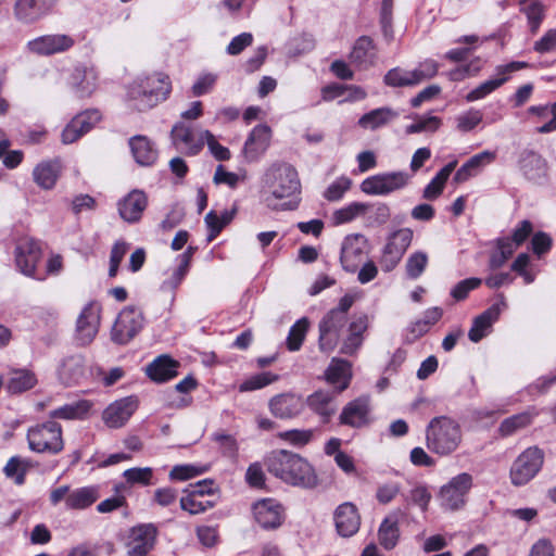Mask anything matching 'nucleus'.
I'll return each mask as SVG.
<instances>
[{
    "instance_id": "1",
    "label": "nucleus",
    "mask_w": 556,
    "mask_h": 556,
    "mask_svg": "<svg viewBox=\"0 0 556 556\" xmlns=\"http://www.w3.org/2000/svg\"><path fill=\"white\" fill-rule=\"evenodd\" d=\"M267 470L286 483L303 488L317 484V476L311 464L302 456L279 450L271 452L265 460Z\"/></svg>"
},
{
    "instance_id": "2",
    "label": "nucleus",
    "mask_w": 556,
    "mask_h": 556,
    "mask_svg": "<svg viewBox=\"0 0 556 556\" xmlns=\"http://www.w3.org/2000/svg\"><path fill=\"white\" fill-rule=\"evenodd\" d=\"M262 191L267 205L278 208L271 203L273 200L289 199L301 192V181L296 169L288 163H273L262 176Z\"/></svg>"
},
{
    "instance_id": "3",
    "label": "nucleus",
    "mask_w": 556,
    "mask_h": 556,
    "mask_svg": "<svg viewBox=\"0 0 556 556\" xmlns=\"http://www.w3.org/2000/svg\"><path fill=\"white\" fill-rule=\"evenodd\" d=\"M172 91L168 75L155 72L135 80L128 88L130 105L138 111H146L165 101Z\"/></svg>"
},
{
    "instance_id": "4",
    "label": "nucleus",
    "mask_w": 556,
    "mask_h": 556,
    "mask_svg": "<svg viewBox=\"0 0 556 556\" xmlns=\"http://www.w3.org/2000/svg\"><path fill=\"white\" fill-rule=\"evenodd\" d=\"M462 439L459 424L447 416L432 418L426 428V445L429 451L439 456L454 453L460 445Z\"/></svg>"
},
{
    "instance_id": "5",
    "label": "nucleus",
    "mask_w": 556,
    "mask_h": 556,
    "mask_svg": "<svg viewBox=\"0 0 556 556\" xmlns=\"http://www.w3.org/2000/svg\"><path fill=\"white\" fill-rule=\"evenodd\" d=\"M27 442L30 451L35 453L58 454L64 447L62 427L49 420L37 424L27 430Z\"/></svg>"
},
{
    "instance_id": "6",
    "label": "nucleus",
    "mask_w": 556,
    "mask_h": 556,
    "mask_svg": "<svg viewBox=\"0 0 556 556\" xmlns=\"http://www.w3.org/2000/svg\"><path fill=\"white\" fill-rule=\"evenodd\" d=\"M544 464V452L538 446L526 448L514 460L509 478L514 485L521 486L531 481L541 470Z\"/></svg>"
},
{
    "instance_id": "7",
    "label": "nucleus",
    "mask_w": 556,
    "mask_h": 556,
    "mask_svg": "<svg viewBox=\"0 0 556 556\" xmlns=\"http://www.w3.org/2000/svg\"><path fill=\"white\" fill-rule=\"evenodd\" d=\"M142 311L135 306L123 308L111 329V340L119 345L129 343L143 328Z\"/></svg>"
},
{
    "instance_id": "8",
    "label": "nucleus",
    "mask_w": 556,
    "mask_h": 556,
    "mask_svg": "<svg viewBox=\"0 0 556 556\" xmlns=\"http://www.w3.org/2000/svg\"><path fill=\"white\" fill-rule=\"evenodd\" d=\"M412 176L403 170L372 175L364 179L361 190L369 195H388L405 188Z\"/></svg>"
},
{
    "instance_id": "9",
    "label": "nucleus",
    "mask_w": 556,
    "mask_h": 556,
    "mask_svg": "<svg viewBox=\"0 0 556 556\" xmlns=\"http://www.w3.org/2000/svg\"><path fill=\"white\" fill-rule=\"evenodd\" d=\"M473 484L470 473L462 472L442 485L439 493L441 506L447 510H458L464 507L466 496Z\"/></svg>"
},
{
    "instance_id": "10",
    "label": "nucleus",
    "mask_w": 556,
    "mask_h": 556,
    "mask_svg": "<svg viewBox=\"0 0 556 556\" xmlns=\"http://www.w3.org/2000/svg\"><path fill=\"white\" fill-rule=\"evenodd\" d=\"M414 232L409 228H401L389 235L380 258L382 270H393L413 241Z\"/></svg>"
},
{
    "instance_id": "11",
    "label": "nucleus",
    "mask_w": 556,
    "mask_h": 556,
    "mask_svg": "<svg viewBox=\"0 0 556 556\" xmlns=\"http://www.w3.org/2000/svg\"><path fill=\"white\" fill-rule=\"evenodd\" d=\"M100 306L93 302L83 308L75 329V341L78 345L86 346L94 340L100 327Z\"/></svg>"
},
{
    "instance_id": "12",
    "label": "nucleus",
    "mask_w": 556,
    "mask_h": 556,
    "mask_svg": "<svg viewBox=\"0 0 556 556\" xmlns=\"http://www.w3.org/2000/svg\"><path fill=\"white\" fill-rule=\"evenodd\" d=\"M528 66L525 62H510L505 65H498L496 67V75L477 86L465 97L467 102H475L484 99L493 91L503 86L508 79L511 73L526 68Z\"/></svg>"
},
{
    "instance_id": "13",
    "label": "nucleus",
    "mask_w": 556,
    "mask_h": 556,
    "mask_svg": "<svg viewBox=\"0 0 556 556\" xmlns=\"http://www.w3.org/2000/svg\"><path fill=\"white\" fill-rule=\"evenodd\" d=\"M346 321L348 318L330 311L321 318L318 325V348L323 353L329 354L337 348Z\"/></svg>"
},
{
    "instance_id": "14",
    "label": "nucleus",
    "mask_w": 556,
    "mask_h": 556,
    "mask_svg": "<svg viewBox=\"0 0 556 556\" xmlns=\"http://www.w3.org/2000/svg\"><path fill=\"white\" fill-rule=\"evenodd\" d=\"M99 73L92 64L76 65L67 78V86L78 98H88L97 89Z\"/></svg>"
},
{
    "instance_id": "15",
    "label": "nucleus",
    "mask_w": 556,
    "mask_h": 556,
    "mask_svg": "<svg viewBox=\"0 0 556 556\" xmlns=\"http://www.w3.org/2000/svg\"><path fill=\"white\" fill-rule=\"evenodd\" d=\"M518 166L527 180L538 185L547 181L548 164L540 153L529 149L521 151L518 157Z\"/></svg>"
},
{
    "instance_id": "16",
    "label": "nucleus",
    "mask_w": 556,
    "mask_h": 556,
    "mask_svg": "<svg viewBox=\"0 0 556 556\" xmlns=\"http://www.w3.org/2000/svg\"><path fill=\"white\" fill-rule=\"evenodd\" d=\"M14 257L16 267L23 275L35 277L37 264L41 258V249L34 239L24 238L17 242Z\"/></svg>"
},
{
    "instance_id": "17",
    "label": "nucleus",
    "mask_w": 556,
    "mask_h": 556,
    "mask_svg": "<svg viewBox=\"0 0 556 556\" xmlns=\"http://www.w3.org/2000/svg\"><path fill=\"white\" fill-rule=\"evenodd\" d=\"M138 408L135 396H126L111 403L102 413V420L106 427L118 429L126 425Z\"/></svg>"
},
{
    "instance_id": "18",
    "label": "nucleus",
    "mask_w": 556,
    "mask_h": 556,
    "mask_svg": "<svg viewBox=\"0 0 556 556\" xmlns=\"http://www.w3.org/2000/svg\"><path fill=\"white\" fill-rule=\"evenodd\" d=\"M507 306L504 295L498 294V302L491 305L478 315L468 332L470 341L477 343L491 332L493 324L500 318L502 311Z\"/></svg>"
},
{
    "instance_id": "19",
    "label": "nucleus",
    "mask_w": 556,
    "mask_h": 556,
    "mask_svg": "<svg viewBox=\"0 0 556 556\" xmlns=\"http://www.w3.org/2000/svg\"><path fill=\"white\" fill-rule=\"evenodd\" d=\"M255 521L265 530L279 528L285 519L282 506L273 498H264L253 505Z\"/></svg>"
},
{
    "instance_id": "20",
    "label": "nucleus",
    "mask_w": 556,
    "mask_h": 556,
    "mask_svg": "<svg viewBox=\"0 0 556 556\" xmlns=\"http://www.w3.org/2000/svg\"><path fill=\"white\" fill-rule=\"evenodd\" d=\"M56 0H16L13 8L14 17L23 24H33L47 15Z\"/></svg>"
},
{
    "instance_id": "21",
    "label": "nucleus",
    "mask_w": 556,
    "mask_h": 556,
    "mask_svg": "<svg viewBox=\"0 0 556 556\" xmlns=\"http://www.w3.org/2000/svg\"><path fill=\"white\" fill-rule=\"evenodd\" d=\"M75 43L73 37L65 34L45 35L28 41V49L39 55H51L70 50Z\"/></svg>"
},
{
    "instance_id": "22",
    "label": "nucleus",
    "mask_w": 556,
    "mask_h": 556,
    "mask_svg": "<svg viewBox=\"0 0 556 556\" xmlns=\"http://www.w3.org/2000/svg\"><path fill=\"white\" fill-rule=\"evenodd\" d=\"M156 538V528L149 525L134 527L128 535L127 554L129 556H146L153 547Z\"/></svg>"
},
{
    "instance_id": "23",
    "label": "nucleus",
    "mask_w": 556,
    "mask_h": 556,
    "mask_svg": "<svg viewBox=\"0 0 556 556\" xmlns=\"http://www.w3.org/2000/svg\"><path fill=\"white\" fill-rule=\"evenodd\" d=\"M147 206L148 198L146 193L137 189L130 191L117 203L121 218L129 224L139 222Z\"/></svg>"
},
{
    "instance_id": "24",
    "label": "nucleus",
    "mask_w": 556,
    "mask_h": 556,
    "mask_svg": "<svg viewBox=\"0 0 556 556\" xmlns=\"http://www.w3.org/2000/svg\"><path fill=\"white\" fill-rule=\"evenodd\" d=\"M270 413L279 419H291L299 416L304 408V401L293 393H282L269 400Z\"/></svg>"
},
{
    "instance_id": "25",
    "label": "nucleus",
    "mask_w": 556,
    "mask_h": 556,
    "mask_svg": "<svg viewBox=\"0 0 556 556\" xmlns=\"http://www.w3.org/2000/svg\"><path fill=\"white\" fill-rule=\"evenodd\" d=\"M369 318L367 314L355 316L348 327V334L343 339L340 353L344 355H354L361 349L364 342V333L368 329Z\"/></svg>"
},
{
    "instance_id": "26",
    "label": "nucleus",
    "mask_w": 556,
    "mask_h": 556,
    "mask_svg": "<svg viewBox=\"0 0 556 556\" xmlns=\"http://www.w3.org/2000/svg\"><path fill=\"white\" fill-rule=\"evenodd\" d=\"M334 523L339 535L350 538L361 526V517L354 504L346 502L339 505L334 511Z\"/></svg>"
},
{
    "instance_id": "27",
    "label": "nucleus",
    "mask_w": 556,
    "mask_h": 556,
    "mask_svg": "<svg viewBox=\"0 0 556 556\" xmlns=\"http://www.w3.org/2000/svg\"><path fill=\"white\" fill-rule=\"evenodd\" d=\"M366 239L362 235H350L345 237L342 248L340 261L344 270L354 273L364 254Z\"/></svg>"
},
{
    "instance_id": "28",
    "label": "nucleus",
    "mask_w": 556,
    "mask_h": 556,
    "mask_svg": "<svg viewBox=\"0 0 556 556\" xmlns=\"http://www.w3.org/2000/svg\"><path fill=\"white\" fill-rule=\"evenodd\" d=\"M86 375L85 358L75 354L64 357L58 367V377L62 384H78Z\"/></svg>"
},
{
    "instance_id": "29",
    "label": "nucleus",
    "mask_w": 556,
    "mask_h": 556,
    "mask_svg": "<svg viewBox=\"0 0 556 556\" xmlns=\"http://www.w3.org/2000/svg\"><path fill=\"white\" fill-rule=\"evenodd\" d=\"M271 130L267 125H257L249 135L243 154L250 162L256 161L269 147Z\"/></svg>"
},
{
    "instance_id": "30",
    "label": "nucleus",
    "mask_w": 556,
    "mask_h": 556,
    "mask_svg": "<svg viewBox=\"0 0 556 556\" xmlns=\"http://www.w3.org/2000/svg\"><path fill=\"white\" fill-rule=\"evenodd\" d=\"M170 137L174 146L182 148L185 153L188 155H197L204 147L202 134L199 139H195L191 127L184 123H177L174 125L170 131Z\"/></svg>"
},
{
    "instance_id": "31",
    "label": "nucleus",
    "mask_w": 556,
    "mask_h": 556,
    "mask_svg": "<svg viewBox=\"0 0 556 556\" xmlns=\"http://www.w3.org/2000/svg\"><path fill=\"white\" fill-rule=\"evenodd\" d=\"M369 399L362 396L343 408L340 420L343 425L359 428L369 422Z\"/></svg>"
},
{
    "instance_id": "32",
    "label": "nucleus",
    "mask_w": 556,
    "mask_h": 556,
    "mask_svg": "<svg viewBox=\"0 0 556 556\" xmlns=\"http://www.w3.org/2000/svg\"><path fill=\"white\" fill-rule=\"evenodd\" d=\"M179 365V362L167 354H163L147 366L146 372L151 380L162 383L178 375Z\"/></svg>"
},
{
    "instance_id": "33",
    "label": "nucleus",
    "mask_w": 556,
    "mask_h": 556,
    "mask_svg": "<svg viewBox=\"0 0 556 556\" xmlns=\"http://www.w3.org/2000/svg\"><path fill=\"white\" fill-rule=\"evenodd\" d=\"M399 116V111L390 106H381L362 115L357 124L363 129L375 131L379 128L389 126L397 119Z\"/></svg>"
},
{
    "instance_id": "34",
    "label": "nucleus",
    "mask_w": 556,
    "mask_h": 556,
    "mask_svg": "<svg viewBox=\"0 0 556 556\" xmlns=\"http://www.w3.org/2000/svg\"><path fill=\"white\" fill-rule=\"evenodd\" d=\"M319 415L323 421L326 422L336 413L337 405L334 403V392L318 390L308 395L304 405Z\"/></svg>"
},
{
    "instance_id": "35",
    "label": "nucleus",
    "mask_w": 556,
    "mask_h": 556,
    "mask_svg": "<svg viewBox=\"0 0 556 556\" xmlns=\"http://www.w3.org/2000/svg\"><path fill=\"white\" fill-rule=\"evenodd\" d=\"M325 375L326 380L337 389V393L342 392L352 378L351 363L342 358H332Z\"/></svg>"
},
{
    "instance_id": "36",
    "label": "nucleus",
    "mask_w": 556,
    "mask_h": 556,
    "mask_svg": "<svg viewBox=\"0 0 556 556\" xmlns=\"http://www.w3.org/2000/svg\"><path fill=\"white\" fill-rule=\"evenodd\" d=\"M129 146L135 161L141 166H150L157 159V151L153 143L141 135L129 139Z\"/></svg>"
},
{
    "instance_id": "37",
    "label": "nucleus",
    "mask_w": 556,
    "mask_h": 556,
    "mask_svg": "<svg viewBox=\"0 0 556 556\" xmlns=\"http://www.w3.org/2000/svg\"><path fill=\"white\" fill-rule=\"evenodd\" d=\"M61 165L59 161H43L37 164L33 170L34 181L42 189H52L60 176Z\"/></svg>"
},
{
    "instance_id": "38",
    "label": "nucleus",
    "mask_w": 556,
    "mask_h": 556,
    "mask_svg": "<svg viewBox=\"0 0 556 556\" xmlns=\"http://www.w3.org/2000/svg\"><path fill=\"white\" fill-rule=\"evenodd\" d=\"M38 380L36 375L27 369H17L11 372L5 389L11 394H17L33 389Z\"/></svg>"
},
{
    "instance_id": "39",
    "label": "nucleus",
    "mask_w": 556,
    "mask_h": 556,
    "mask_svg": "<svg viewBox=\"0 0 556 556\" xmlns=\"http://www.w3.org/2000/svg\"><path fill=\"white\" fill-rule=\"evenodd\" d=\"M99 497L96 486H84L72 491L65 498L70 509H85L91 506Z\"/></svg>"
},
{
    "instance_id": "40",
    "label": "nucleus",
    "mask_w": 556,
    "mask_h": 556,
    "mask_svg": "<svg viewBox=\"0 0 556 556\" xmlns=\"http://www.w3.org/2000/svg\"><path fill=\"white\" fill-rule=\"evenodd\" d=\"M193 254V248L189 247L180 256H179V265L177 268H175L169 277L165 279L161 286V289L164 291H170L173 292L175 289L178 288V286L184 280L185 276L187 275L191 262V257Z\"/></svg>"
},
{
    "instance_id": "41",
    "label": "nucleus",
    "mask_w": 556,
    "mask_h": 556,
    "mask_svg": "<svg viewBox=\"0 0 556 556\" xmlns=\"http://www.w3.org/2000/svg\"><path fill=\"white\" fill-rule=\"evenodd\" d=\"M457 165V161L446 164L425 187L422 197L427 200H435L442 193L445 182Z\"/></svg>"
},
{
    "instance_id": "42",
    "label": "nucleus",
    "mask_w": 556,
    "mask_h": 556,
    "mask_svg": "<svg viewBox=\"0 0 556 556\" xmlns=\"http://www.w3.org/2000/svg\"><path fill=\"white\" fill-rule=\"evenodd\" d=\"M91 408L90 402L80 400L75 403L65 404L56 409L49 413L50 418L55 419H81L84 418Z\"/></svg>"
},
{
    "instance_id": "43",
    "label": "nucleus",
    "mask_w": 556,
    "mask_h": 556,
    "mask_svg": "<svg viewBox=\"0 0 556 556\" xmlns=\"http://www.w3.org/2000/svg\"><path fill=\"white\" fill-rule=\"evenodd\" d=\"M534 416H536V412L534 410H528L510 416L501 422L498 431L504 437L511 435L516 431L529 426L532 422Z\"/></svg>"
},
{
    "instance_id": "44",
    "label": "nucleus",
    "mask_w": 556,
    "mask_h": 556,
    "mask_svg": "<svg viewBox=\"0 0 556 556\" xmlns=\"http://www.w3.org/2000/svg\"><path fill=\"white\" fill-rule=\"evenodd\" d=\"M516 249V244L510 242L509 237L497 239L496 249L490 255L489 267L491 269L501 268L514 254Z\"/></svg>"
},
{
    "instance_id": "45",
    "label": "nucleus",
    "mask_w": 556,
    "mask_h": 556,
    "mask_svg": "<svg viewBox=\"0 0 556 556\" xmlns=\"http://www.w3.org/2000/svg\"><path fill=\"white\" fill-rule=\"evenodd\" d=\"M31 462L20 456L11 457L3 468L8 478H13L15 483L21 485L25 482V475L30 469Z\"/></svg>"
},
{
    "instance_id": "46",
    "label": "nucleus",
    "mask_w": 556,
    "mask_h": 556,
    "mask_svg": "<svg viewBox=\"0 0 556 556\" xmlns=\"http://www.w3.org/2000/svg\"><path fill=\"white\" fill-rule=\"evenodd\" d=\"M400 531L397 521L391 518H386L380 525L378 531L379 543L386 549H392L399 540Z\"/></svg>"
},
{
    "instance_id": "47",
    "label": "nucleus",
    "mask_w": 556,
    "mask_h": 556,
    "mask_svg": "<svg viewBox=\"0 0 556 556\" xmlns=\"http://www.w3.org/2000/svg\"><path fill=\"white\" fill-rule=\"evenodd\" d=\"M386 85L390 87H414L417 86L413 70L395 67L390 70L383 78Z\"/></svg>"
},
{
    "instance_id": "48",
    "label": "nucleus",
    "mask_w": 556,
    "mask_h": 556,
    "mask_svg": "<svg viewBox=\"0 0 556 556\" xmlns=\"http://www.w3.org/2000/svg\"><path fill=\"white\" fill-rule=\"evenodd\" d=\"M279 379V376L270 371H264L249 377L242 383L239 384V392H251L263 389Z\"/></svg>"
},
{
    "instance_id": "49",
    "label": "nucleus",
    "mask_w": 556,
    "mask_h": 556,
    "mask_svg": "<svg viewBox=\"0 0 556 556\" xmlns=\"http://www.w3.org/2000/svg\"><path fill=\"white\" fill-rule=\"evenodd\" d=\"M528 113L540 118H545L552 114V118L544 125L536 128L539 134H549L556 130V102L551 105H532L528 109Z\"/></svg>"
},
{
    "instance_id": "50",
    "label": "nucleus",
    "mask_w": 556,
    "mask_h": 556,
    "mask_svg": "<svg viewBox=\"0 0 556 556\" xmlns=\"http://www.w3.org/2000/svg\"><path fill=\"white\" fill-rule=\"evenodd\" d=\"M428 265V255L422 251L412 253L405 264L407 277L410 279L419 278Z\"/></svg>"
},
{
    "instance_id": "51",
    "label": "nucleus",
    "mask_w": 556,
    "mask_h": 556,
    "mask_svg": "<svg viewBox=\"0 0 556 556\" xmlns=\"http://www.w3.org/2000/svg\"><path fill=\"white\" fill-rule=\"evenodd\" d=\"M520 7L529 21L531 30L536 31L543 20V5L538 0H522Z\"/></svg>"
},
{
    "instance_id": "52",
    "label": "nucleus",
    "mask_w": 556,
    "mask_h": 556,
    "mask_svg": "<svg viewBox=\"0 0 556 556\" xmlns=\"http://www.w3.org/2000/svg\"><path fill=\"white\" fill-rule=\"evenodd\" d=\"M369 205L366 203L352 202L349 205L336 211L333 218L337 224H345L353 220L357 216L364 215Z\"/></svg>"
},
{
    "instance_id": "53",
    "label": "nucleus",
    "mask_w": 556,
    "mask_h": 556,
    "mask_svg": "<svg viewBox=\"0 0 556 556\" xmlns=\"http://www.w3.org/2000/svg\"><path fill=\"white\" fill-rule=\"evenodd\" d=\"M123 477L130 485L140 484L148 486L152 484L153 469L151 467H134L125 470Z\"/></svg>"
},
{
    "instance_id": "54",
    "label": "nucleus",
    "mask_w": 556,
    "mask_h": 556,
    "mask_svg": "<svg viewBox=\"0 0 556 556\" xmlns=\"http://www.w3.org/2000/svg\"><path fill=\"white\" fill-rule=\"evenodd\" d=\"M308 329L307 318L299 319L290 329L287 345L290 351L300 350Z\"/></svg>"
},
{
    "instance_id": "55",
    "label": "nucleus",
    "mask_w": 556,
    "mask_h": 556,
    "mask_svg": "<svg viewBox=\"0 0 556 556\" xmlns=\"http://www.w3.org/2000/svg\"><path fill=\"white\" fill-rule=\"evenodd\" d=\"M482 119L483 114L480 110L469 109L456 117V128L462 132H469L473 130Z\"/></svg>"
},
{
    "instance_id": "56",
    "label": "nucleus",
    "mask_w": 556,
    "mask_h": 556,
    "mask_svg": "<svg viewBox=\"0 0 556 556\" xmlns=\"http://www.w3.org/2000/svg\"><path fill=\"white\" fill-rule=\"evenodd\" d=\"M207 466H194V465H176L169 472L170 480L186 481L199 475L206 472Z\"/></svg>"
},
{
    "instance_id": "57",
    "label": "nucleus",
    "mask_w": 556,
    "mask_h": 556,
    "mask_svg": "<svg viewBox=\"0 0 556 556\" xmlns=\"http://www.w3.org/2000/svg\"><path fill=\"white\" fill-rule=\"evenodd\" d=\"M440 65L432 59H427L418 64L413 70L416 84L419 85L422 81L429 80L438 75Z\"/></svg>"
},
{
    "instance_id": "58",
    "label": "nucleus",
    "mask_w": 556,
    "mask_h": 556,
    "mask_svg": "<svg viewBox=\"0 0 556 556\" xmlns=\"http://www.w3.org/2000/svg\"><path fill=\"white\" fill-rule=\"evenodd\" d=\"M530 256L527 253H521L511 264V270L523 278L525 283L530 285L535 280L536 274L529 269Z\"/></svg>"
},
{
    "instance_id": "59",
    "label": "nucleus",
    "mask_w": 556,
    "mask_h": 556,
    "mask_svg": "<svg viewBox=\"0 0 556 556\" xmlns=\"http://www.w3.org/2000/svg\"><path fill=\"white\" fill-rule=\"evenodd\" d=\"M202 139H204V144H207V148L211 154L218 161H227L230 159L231 154L228 148L222 146L216 140V137L210 130L202 131Z\"/></svg>"
},
{
    "instance_id": "60",
    "label": "nucleus",
    "mask_w": 556,
    "mask_h": 556,
    "mask_svg": "<svg viewBox=\"0 0 556 556\" xmlns=\"http://www.w3.org/2000/svg\"><path fill=\"white\" fill-rule=\"evenodd\" d=\"M352 181L348 177H339L333 182H331L326 191L324 192V197L328 201H339L342 199L344 193L351 188Z\"/></svg>"
},
{
    "instance_id": "61",
    "label": "nucleus",
    "mask_w": 556,
    "mask_h": 556,
    "mask_svg": "<svg viewBox=\"0 0 556 556\" xmlns=\"http://www.w3.org/2000/svg\"><path fill=\"white\" fill-rule=\"evenodd\" d=\"M198 496L189 493L187 496H182L180 498V508L185 511H188L190 515H199L204 513L207 508L213 507V503L211 501H198Z\"/></svg>"
},
{
    "instance_id": "62",
    "label": "nucleus",
    "mask_w": 556,
    "mask_h": 556,
    "mask_svg": "<svg viewBox=\"0 0 556 556\" xmlns=\"http://www.w3.org/2000/svg\"><path fill=\"white\" fill-rule=\"evenodd\" d=\"M372 49V41L368 37H361L354 45L350 59L353 63L363 64L367 61Z\"/></svg>"
},
{
    "instance_id": "63",
    "label": "nucleus",
    "mask_w": 556,
    "mask_h": 556,
    "mask_svg": "<svg viewBox=\"0 0 556 556\" xmlns=\"http://www.w3.org/2000/svg\"><path fill=\"white\" fill-rule=\"evenodd\" d=\"M101 118V114L98 110H88L77 114L72 122L76 127L85 135L88 132Z\"/></svg>"
},
{
    "instance_id": "64",
    "label": "nucleus",
    "mask_w": 556,
    "mask_h": 556,
    "mask_svg": "<svg viewBox=\"0 0 556 556\" xmlns=\"http://www.w3.org/2000/svg\"><path fill=\"white\" fill-rule=\"evenodd\" d=\"M482 280L480 278H467L459 281L452 290L451 295L456 301L465 300L469 292L477 289L481 285Z\"/></svg>"
}]
</instances>
